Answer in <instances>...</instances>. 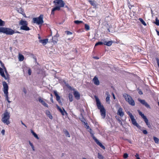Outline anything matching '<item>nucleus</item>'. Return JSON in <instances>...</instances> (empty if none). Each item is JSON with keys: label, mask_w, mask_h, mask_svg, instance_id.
Here are the masks:
<instances>
[{"label": "nucleus", "mask_w": 159, "mask_h": 159, "mask_svg": "<svg viewBox=\"0 0 159 159\" xmlns=\"http://www.w3.org/2000/svg\"><path fill=\"white\" fill-rule=\"evenodd\" d=\"M56 34L52 38V40L53 42L57 43L58 41V38L59 36V34L57 33V31H56Z\"/></svg>", "instance_id": "11"}, {"label": "nucleus", "mask_w": 159, "mask_h": 159, "mask_svg": "<svg viewBox=\"0 0 159 159\" xmlns=\"http://www.w3.org/2000/svg\"><path fill=\"white\" fill-rule=\"evenodd\" d=\"M19 33V34L21 33L20 32H19L17 30H16V31H14V33Z\"/></svg>", "instance_id": "60"}, {"label": "nucleus", "mask_w": 159, "mask_h": 159, "mask_svg": "<svg viewBox=\"0 0 159 159\" xmlns=\"http://www.w3.org/2000/svg\"><path fill=\"white\" fill-rule=\"evenodd\" d=\"M156 21L155 22V23L156 24L157 26L159 25V20L158 19V18L156 17L155 19Z\"/></svg>", "instance_id": "41"}, {"label": "nucleus", "mask_w": 159, "mask_h": 159, "mask_svg": "<svg viewBox=\"0 0 159 159\" xmlns=\"http://www.w3.org/2000/svg\"><path fill=\"white\" fill-rule=\"evenodd\" d=\"M156 31L157 33V35L159 36V31L157 29L156 30Z\"/></svg>", "instance_id": "59"}, {"label": "nucleus", "mask_w": 159, "mask_h": 159, "mask_svg": "<svg viewBox=\"0 0 159 159\" xmlns=\"http://www.w3.org/2000/svg\"><path fill=\"white\" fill-rule=\"evenodd\" d=\"M94 98L95 99L97 102V105L98 109H99V100L97 96H94Z\"/></svg>", "instance_id": "20"}, {"label": "nucleus", "mask_w": 159, "mask_h": 159, "mask_svg": "<svg viewBox=\"0 0 159 159\" xmlns=\"http://www.w3.org/2000/svg\"><path fill=\"white\" fill-rule=\"evenodd\" d=\"M157 63L158 65V67H159V60L157 59Z\"/></svg>", "instance_id": "58"}, {"label": "nucleus", "mask_w": 159, "mask_h": 159, "mask_svg": "<svg viewBox=\"0 0 159 159\" xmlns=\"http://www.w3.org/2000/svg\"><path fill=\"white\" fill-rule=\"evenodd\" d=\"M19 25H21L20 27V30H23L25 31H28L30 30V28L28 26V23L26 20L21 19L19 21Z\"/></svg>", "instance_id": "1"}, {"label": "nucleus", "mask_w": 159, "mask_h": 159, "mask_svg": "<svg viewBox=\"0 0 159 159\" xmlns=\"http://www.w3.org/2000/svg\"><path fill=\"white\" fill-rule=\"evenodd\" d=\"M31 132L35 138H36L37 139H39V138L38 137V135L35 133L32 130H31Z\"/></svg>", "instance_id": "24"}, {"label": "nucleus", "mask_w": 159, "mask_h": 159, "mask_svg": "<svg viewBox=\"0 0 159 159\" xmlns=\"http://www.w3.org/2000/svg\"><path fill=\"white\" fill-rule=\"evenodd\" d=\"M74 22L77 25H79L80 23H83V22L82 21H79V20H75L74 21Z\"/></svg>", "instance_id": "40"}, {"label": "nucleus", "mask_w": 159, "mask_h": 159, "mask_svg": "<svg viewBox=\"0 0 159 159\" xmlns=\"http://www.w3.org/2000/svg\"><path fill=\"white\" fill-rule=\"evenodd\" d=\"M50 100H51V102H52V103H53V100L52 98V97H51V98H50Z\"/></svg>", "instance_id": "62"}, {"label": "nucleus", "mask_w": 159, "mask_h": 159, "mask_svg": "<svg viewBox=\"0 0 159 159\" xmlns=\"http://www.w3.org/2000/svg\"><path fill=\"white\" fill-rule=\"evenodd\" d=\"M43 15H40L39 17L33 18V23H36L38 25H42L43 23Z\"/></svg>", "instance_id": "7"}, {"label": "nucleus", "mask_w": 159, "mask_h": 159, "mask_svg": "<svg viewBox=\"0 0 159 159\" xmlns=\"http://www.w3.org/2000/svg\"><path fill=\"white\" fill-rule=\"evenodd\" d=\"M53 2L55 3V5H58V6L60 8L64 7L65 4L64 2L62 0H55L53 1Z\"/></svg>", "instance_id": "8"}, {"label": "nucleus", "mask_w": 159, "mask_h": 159, "mask_svg": "<svg viewBox=\"0 0 159 159\" xmlns=\"http://www.w3.org/2000/svg\"><path fill=\"white\" fill-rule=\"evenodd\" d=\"M0 33H2L7 35H12L14 34V30L9 28L0 27Z\"/></svg>", "instance_id": "2"}, {"label": "nucleus", "mask_w": 159, "mask_h": 159, "mask_svg": "<svg viewBox=\"0 0 159 159\" xmlns=\"http://www.w3.org/2000/svg\"><path fill=\"white\" fill-rule=\"evenodd\" d=\"M39 102L41 103V104L44 106L45 107H48V105L45 102V101L43 100L41 98L39 97L38 98Z\"/></svg>", "instance_id": "13"}, {"label": "nucleus", "mask_w": 159, "mask_h": 159, "mask_svg": "<svg viewBox=\"0 0 159 159\" xmlns=\"http://www.w3.org/2000/svg\"><path fill=\"white\" fill-rule=\"evenodd\" d=\"M100 147H101V148H102L103 149H105V147L100 143Z\"/></svg>", "instance_id": "50"}, {"label": "nucleus", "mask_w": 159, "mask_h": 159, "mask_svg": "<svg viewBox=\"0 0 159 159\" xmlns=\"http://www.w3.org/2000/svg\"><path fill=\"white\" fill-rule=\"evenodd\" d=\"M100 109H105L104 108L102 105H101L100 102Z\"/></svg>", "instance_id": "49"}, {"label": "nucleus", "mask_w": 159, "mask_h": 159, "mask_svg": "<svg viewBox=\"0 0 159 159\" xmlns=\"http://www.w3.org/2000/svg\"><path fill=\"white\" fill-rule=\"evenodd\" d=\"M18 10H17L20 13H21L22 14V13L23 12L24 10L22 8H20L19 9H18Z\"/></svg>", "instance_id": "42"}, {"label": "nucleus", "mask_w": 159, "mask_h": 159, "mask_svg": "<svg viewBox=\"0 0 159 159\" xmlns=\"http://www.w3.org/2000/svg\"><path fill=\"white\" fill-rule=\"evenodd\" d=\"M139 21L141 22L142 24L144 26H146L147 24L143 20V19L141 18H139Z\"/></svg>", "instance_id": "31"}, {"label": "nucleus", "mask_w": 159, "mask_h": 159, "mask_svg": "<svg viewBox=\"0 0 159 159\" xmlns=\"http://www.w3.org/2000/svg\"><path fill=\"white\" fill-rule=\"evenodd\" d=\"M110 95L109 94L107 96L106 98V101L108 103H110Z\"/></svg>", "instance_id": "37"}, {"label": "nucleus", "mask_w": 159, "mask_h": 159, "mask_svg": "<svg viewBox=\"0 0 159 159\" xmlns=\"http://www.w3.org/2000/svg\"><path fill=\"white\" fill-rule=\"evenodd\" d=\"M85 28L87 30H89L90 29L89 26L87 24H85Z\"/></svg>", "instance_id": "44"}, {"label": "nucleus", "mask_w": 159, "mask_h": 159, "mask_svg": "<svg viewBox=\"0 0 159 159\" xmlns=\"http://www.w3.org/2000/svg\"><path fill=\"white\" fill-rule=\"evenodd\" d=\"M106 110H100V112L103 118H104L106 115Z\"/></svg>", "instance_id": "22"}, {"label": "nucleus", "mask_w": 159, "mask_h": 159, "mask_svg": "<svg viewBox=\"0 0 159 159\" xmlns=\"http://www.w3.org/2000/svg\"><path fill=\"white\" fill-rule=\"evenodd\" d=\"M115 117L116 119L118 121L119 123L121 125H122V122L121 120L120 119V118H119L117 116H115Z\"/></svg>", "instance_id": "34"}, {"label": "nucleus", "mask_w": 159, "mask_h": 159, "mask_svg": "<svg viewBox=\"0 0 159 159\" xmlns=\"http://www.w3.org/2000/svg\"><path fill=\"white\" fill-rule=\"evenodd\" d=\"M148 127L149 128H151V125L150 124L149 125H147Z\"/></svg>", "instance_id": "64"}, {"label": "nucleus", "mask_w": 159, "mask_h": 159, "mask_svg": "<svg viewBox=\"0 0 159 159\" xmlns=\"http://www.w3.org/2000/svg\"><path fill=\"white\" fill-rule=\"evenodd\" d=\"M99 45V41H98L95 44V47H96L97 46Z\"/></svg>", "instance_id": "56"}, {"label": "nucleus", "mask_w": 159, "mask_h": 159, "mask_svg": "<svg viewBox=\"0 0 159 159\" xmlns=\"http://www.w3.org/2000/svg\"><path fill=\"white\" fill-rule=\"evenodd\" d=\"M80 120L84 124L87 122L86 120L82 116L81 118H80Z\"/></svg>", "instance_id": "30"}, {"label": "nucleus", "mask_w": 159, "mask_h": 159, "mask_svg": "<svg viewBox=\"0 0 159 159\" xmlns=\"http://www.w3.org/2000/svg\"><path fill=\"white\" fill-rule=\"evenodd\" d=\"M60 112L61 113V114L64 116L65 115L66 117V116H67V113L65 111V110H59Z\"/></svg>", "instance_id": "23"}, {"label": "nucleus", "mask_w": 159, "mask_h": 159, "mask_svg": "<svg viewBox=\"0 0 159 159\" xmlns=\"http://www.w3.org/2000/svg\"><path fill=\"white\" fill-rule=\"evenodd\" d=\"M93 139L95 140L96 143L99 146V141L94 136L93 134L91 135Z\"/></svg>", "instance_id": "27"}, {"label": "nucleus", "mask_w": 159, "mask_h": 159, "mask_svg": "<svg viewBox=\"0 0 159 159\" xmlns=\"http://www.w3.org/2000/svg\"><path fill=\"white\" fill-rule=\"evenodd\" d=\"M93 57V58L96 59H99V58L98 57H96V56L94 57Z\"/></svg>", "instance_id": "61"}, {"label": "nucleus", "mask_w": 159, "mask_h": 159, "mask_svg": "<svg viewBox=\"0 0 159 159\" xmlns=\"http://www.w3.org/2000/svg\"><path fill=\"white\" fill-rule=\"evenodd\" d=\"M28 73L29 75H31V73L32 72L30 68H28Z\"/></svg>", "instance_id": "45"}, {"label": "nucleus", "mask_w": 159, "mask_h": 159, "mask_svg": "<svg viewBox=\"0 0 159 159\" xmlns=\"http://www.w3.org/2000/svg\"><path fill=\"white\" fill-rule=\"evenodd\" d=\"M139 115L141 116L143 119L146 117V116H145L143 114L141 111H139Z\"/></svg>", "instance_id": "39"}, {"label": "nucleus", "mask_w": 159, "mask_h": 159, "mask_svg": "<svg viewBox=\"0 0 159 159\" xmlns=\"http://www.w3.org/2000/svg\"><path fill=\"white\" fill-rule=\"evenodd\" d=\"M65 33H66L67 35H70L72 34V32L68 31H66L65 32Z\"/></svg>", "instance_id": "46"}, {"label": "nucleus", "mask_w": 159, "mask_h": 159, "mask_svg": "<svg viewBox=\"0 0 159 159\" xmlns=\"http://www.w3.org/2000/svg\"><path fill=\"white\" fill-rule=\"evenodd\" d=\"M123 157L124 158H126L128 157V155L127 153H125L124 154Z\"/></svg>", "instance_id": "47"}, {"label": "nucleus", "mask_w": 159, "mask_h": 159, "mask_svg": "<svg viewBox=\"0 0 159 159\" xmlns=\"http://www.w3.org/2000/svg\"><path fill=\"white\" fill-rule=\"evenodd\" d=\"M63 131L64 133V134L67 137H70V135L69 133V132L66 129H64L63 130Z\"/></svg>", "instance_id": "28"}, {"label": "nucleus", "mask_w": 159, "mask_h": 159, "mask_svg": "<svg viewBox=\"0 0 159 159\" xmlns=\"http://www.w3.org/2000/svg\"><path fill=\"white\" fill-rule=\"evenodd\" d=\"M3 70V69L2 68L0 67V75L5 80H7V78L5 75Z\"/></svg>", "instance_id": "15"}, {"label": "nucleus", "mask_w": 159, "mask_h": 159, "mask_svg": "<svg viewBox=\"0 0 159 159\" xmlns=\"http://www.w3.org/2000/svg\"><path fill=\"white\" fill-rule=\"evenodd\" d=\"M48 41V39H46L43 40H40L39 42L42 43L43 45H45L47 44Z\"/></svg>", "instance_id": "19"}, {"label": "nucleus", "mask_w": 159, "mask_h": 159, "mask_svg": "<svg viewBox=\"0 0 159 159\" xmlns=\"http://www.w3.org/2000/svg\"><path fill=\"white\" fill-rule=\"evenodd\" d=\"M143 133L145 134H148V132L146 130H143Z\"/></svg>", "instance_id": "51"}, {"label": "nucleus", "mask_w": 159, "mask_h": 159, "mask_svg": "<svg viewBox=\"0 0 159 159\" xmlns=\"http://www.w3.org/2000/svg\"><path fill=\"white\" fill-rule=\"evenodd\" d=\"M29 144L31 146L33 150L34 151L35 150V149H34V147L33 144H32V143L30 141H29Z\"/></svg>", "instance_id": "36"}, {"label": "nucleus", "mask_w": 159, "mask_h": 159, "mask_svg": "<svg viewBox=\"0 0 159 159\" xmlns=\"http://www.w3.org/2000/svg\"><path fill=\"white\" fill-rule=\"evenodd\" d=\"M93 139L95 140L96 143L99 146V141L94 136L93 134L91 135Z\"/></svg>", "instance_id": "25"}, {"label": "nucleus", "mask_w": 159, "mask_h": 159, "mask_svg": "<svg viewBox=\"0 0 159 159\" xmlns=\"http://www.w3.org/2000/svg\"><path fill=\"white\" fill-rule=\"evenodd\" d=\"M100 159H103V157L100 155Z\"/></svg>", "instance_id": "63"}, {"label": "nucleus", "mask_w": 159, "mask_h": 159, "mask_svg": "<svg viewBox=\"0 0 159 159\" xmlns=\"http://www.w3.org/2000/svg\"><path fill=\"white\" fill-rule=\"evenodd\" d=\"M5 22L0 19V26H4Z\"/></svg>", "instance_id": "32"}, {"label": "nucleus", "mask_w": 159, "mask_h": 159, "mask_svg": "<svg viewBox=\"0 0 159 159\" xmlns=\"http://www.w3.org/2000/svg\"><path fill=\"white\" fill-rule=\"evenodd\" d=\"M45 113L47 116L50 119L52 120L53 118V117L49 111L48 110H46Z\"/></svg>", "instance_id": "17"}, {"label": "nucleus", "mask_w": 159, "mask_h": 159, "mask_svg": "<svg viewBox=\"0 0 159 159\" xmlns=\"http://www.w3.org/2000/svg\"><path fill=\"white\" fill-rule=\"evenodd\" d=\"M88 131L89 132L90 134H91V135H92V134H93V131L90 128V127H89V128L87 129Z\"/></svg>", "instance_id": "38"}, {"label": "nucleus", "mask_w": 159, "mask_h": 159, "mask_svg": "<svg viewBox=\"0 0 159 159\" xmlns=\"http://www.w3.org/2000/svg\"><path fill=\"white\" fill-rule=\"evenodd\" d=\"M1 133L3 135H4L5 133V130L4 129H2V130Z\"/></svg>", "instance_id": "54"}, {"label": "nucleus", "mask_w": 159, "mask_h": 159, "mask_svg": "<svg viewBox=\"0 0 159 159\" xmlns=\"http://www.w3.org/2000/svg\"><path fill=\"white\" fill-rule=\"evenodd\" d=\"M127 113L131 119L132 124L134 126H136L139 129H140L141 128V126L139 125L137 123L134 116L129 111L127 112Z\"/></svg>", "instance_id": "6"}, {"label": "nucleus", "mask_w": 159, "mask_h": 159, "mask_svg": "<svg viewBox=\"0 0 159 159\" xmlns=\"http://www.w3.org/2000/svg\"><path fill=\"white\" fill-rule=\"evenodd\" d=\"M3 115V116L2 118V121L3 123L8 125L10 123V122L9 120L10 117V113L8 112L7 110H6Z\"/></svg>", "instance_id": "3"}, {"label": "nucleus", "mask_w": 159, "mask_h": 159, "mask_svg": "<svg viewBox=\"0 0 159 159\" xmlns=\"http://www.w3.org/2000/svg\"><path fill=\"white\" fill-rule=\"evenodd\" d=\"M3 70H4L5 72V73H6V74H7V70H6V68H5L4 69H3Z\"/></svg>", "instance_id": "57"}, {"label": "nucleus", "mask_w": 159, "mask_h": 159, "mask_svg": "<svg viewBox=\"0 0 159 159\" xmlns=\"http://www.w3.org/2000/svg\"><path fill=\"white\" fill-rule=\"evenodd\" d=\"M138 100L146 108L148 109H150V107L148 103L144 100L141 99L140 98H138Z\"/></svg>", "instance_id": "9"}, {"label": "nucleus", "mask_w": 159, "mask_h": 159, "mask_svg": "<svg viewBox=\"0 0 159 159\" xmlns=\"http://www.w3.org/2000/svg\"><path fill=\"white\" fill-rule=\"evenodd\" d=\"M23 91L25 94H26L27 91H26V89L25 88H23Z\"/></svg>", "instance_id": "52"}, {"label": "nucleus", "mask_w": 159, "mask_h": 159, "mask_svg": "<svg viewBox=\"0 0 159 159\" xmlns=\"http://www.w3.org/2000/svg\"><path fill=\"white\" fill-rule=\"evenodd\" d=\"M113 42L112 41H107L104 40H103V41L100 42V45L104 44L108 46H110L111 45Z\"/></svg>", "instance_id": "10"}, {"label": "nucleus", "mask_w": 159, "mask_h": 159, "mask_svg": "<svg viewBox=\"0 0 159 159\" xmlns=\"http://www.w3.org/2000/svg\"><path fill=\"white\" fill-rule=\"evenodd\" d=\"M93 80L95 84L98 85L99 84V82L98 79L96 76L93 78Z\"/></svg>", "instance_id": "16"}, {"label": "nucleus", "mask_w": 159, "mask_h": 159, "mask_svg": "<svg viewBox=\"0 0 159 159\" xmlns=\"http://www.w3.org/2000/svg\"><path fill=\"white\" fill-rule=\"evenodd\" d=\"M138 93L140 95H142L143 94L142 91L140 89L139 90Z\"/></svg>", "instance_id": "53"}, {"label": "nucleus", "mask_w": 159, "mask_h": 159, "mask_svg": "<svg viewBox=\"0 0 159 159\" xmlns=\"http://www.w3.org/2000/svg\"><path fill=\"white\" fill-rule=\"evenodd\" d=\"M54 93L56 97L57 100L59 102V103H61V100H60V97L58 95L57 91H54Z\"/></svg>", "instance_id": "12"}, {"label": "nucleus", "mask_w": 159, "mask_h": 159, "mask_svg": "<svg viewBox=\"0 0 159 159\" xmlns=\"http://www.w3.org/2000/svg\"><path fill=\"white\" fill-rule=\"evenodd\" d=\"M18 58L20 61H22L24 60V57L22 55L19 54Z\"/></svg>", "instance_id": "29"}, {"label": "nucleus", "mask_w": 159, "mask_h": 159, "mask_svg": "<svg viewBox=\"0 0 159 159\" xmlns=\"http://www.w3.org/2000/svg\"><path fill=\"white\" fill-rule=\"evenodd\" d=\"M84 127H85V128H86L87 129L89 128V127H90L89 125H88V123L86 122V123H85L84 124Z\"/></svg>", "instance_id": "43"}, {"label": "nucleus", "mask_w": 159, "mask_h": 159, "mask_svg": "<svg viewBox=\"0 0 159 159\" xmlns=\"http://www.w3.org/2000/svg\"><path fill=\"white\" fill-rule=\"evenodd\" d=\"M1 67L3 68L4 69L5 68H6L4 66V64L3 63L1 64Z\"/></svg>", "instance_id": "55"}, {"label": "nucleus", "mask_w": 159, "mask_h": 159, "mask_svg": "<svg viewBox=\"0 0 159 159\" xmlns=\"http://www.w3.org/2000/svg\"><path fill=\"white\" fill-rule=\"evenodd\" d=\"M153 139L154 141L156 143H158L159 141V139L155 137H153Z\"/></svg>", "instance_id": "35"}, {"label": "nucleus", "mask_w": 159, "mask_h": 159, "mask_svg": "<svg viewBox=\"0 0 159 159\" xmlns=\"http://www.w3.org/2000/svg\"><path fill=\"white\" fill-rule=\"evenodd\" d=\"M2 85L3 87V92L5 94V96L6 97L8 102L10 103L11 102L9 100V98L8 95V86L7 83L5 81H3L2 82Z\"/></svg>", "instance_id": "4"}, {"label": "nucleus", "mask_w": 159, "mask_h": 159, "mask_svg": "<svg viewBox=\"0 0 159 159\" xmlns=\"http://www.w3.org/2000/svg\"><path fill=\"white\" fill-rule=\"evenodd\" d=\"M73 94L75 98L77 100H79L80 99V95L79 93L77 91H74L73 93Z\"/></svg>", "instance_id": "14"}, {"label": "nucleus", "mask_w": 159, "mask_h": 159, "mask_svg": "<svg viewBox=\"0 0 159 159\" xmlns=\"http://www.w3.org/2000/svg\"><path fill=\"white\" fill-rule=\"evenodd\" d=\"M118 115H119L121 117H122L124 115V113L122 110H118L117 113Z\"/></svg>", "instance_id": "21"}, {"label": "nucleus", "mask_w": 159, "mask_h": 159, "mask_svg": "<svg viewBox=\"0 0 159 159\" xmlns=\"http://www.w3.org/2000/svg\"><path fill=\"white\" fill-rule=\"evenodd\" d=\"M60 10V7H59L58 6H56L55 7L53 8L52 9L51 11V14L54 15V12L58 10L59 11Z\"/></svg>", "instance_id": "18"}, {"label": "nucleus", "mask_w": 159, "mask_h": 159, "mask_svg": "<svg viewBox=\"0 0 159 159\" xmlns=\"http://www.w3.org/2000/svg\"><path fill=\"white\" fill-rule=\"evenodd\" d=\"M93 139L95 140L96 143L99 146V141L94 136L93 134L91 135Z\"/></svg>", "instance_id": "26"}, {"label": "nucleus", "mask_w": 159, "mask_h": 159, "mask_svg": "<svg viewBox=\"0 0 159 159\" xmlns=\"http://www.w3.org/2000/svg\"><path fill=\"white\" fill-rule=\"evenodd\" d=\"M123 96L125 98L126 101L129 104L132 106H134L135 105V103L134 101L130 95L125 93L123 94Z\"/></svg>", "instance_id": "5"}, {"label": "nucleus", "mask_w": 159, "mask_h": 159, "mask_svg": "<svg viewBox=\"0 0 159 159\" xmlns=\"http://www.w3.org/2000/svg\"><path fill=\"white\" fill-rule=\"evenodd\" d=\"M69 101L70 102H72L73 101V95L72 94L70 93L69 94Z\"/></svg>", "instance_id": "33"}, {"label": "nucleus", "mask_w": 159, "mask_h": 159, "mask_svg": "<svg viewBox=\"0 0 159 159\" xmlns=\"http://www.w3.org/2000/svg\"><path fill=\"white\" fill-rule=\"evenodd\" d=\"M144 120V121L145 123H146H146H148V120L147 119V118L146 117L144 119H143Z\"/></svg>", "instance_id": "48"}]
</instances>
